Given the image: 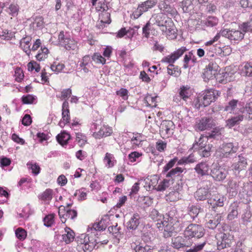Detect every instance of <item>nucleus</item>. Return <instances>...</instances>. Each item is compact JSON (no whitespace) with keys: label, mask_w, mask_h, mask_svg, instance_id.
I'll return each instance as SVG.
<instances>
[{"label":"nucleus","mask_w":252,"mask_h":252,"mask_svg":"<svg viewBox=\"0 0 252 252\" xmlns=\"http://www.w3.org/2000/svg\"><path fill=\"white\" fill-rule=\"evenodd\" d=\"M204 234V229L201 226L190 224L186 228L185 235H187L188 238L191 237L199 239L202 237Z\"/></svg>","instance_id":"nucleus-1"},{"label":"nucleus","mask_w":252,"mask_h":252,"mask_svg":"<svg viewBox=\"0 0 252 252\" xmlns=\"http://www.w3.org/2000/svg\"><path fill=\"white\" fill-rule=\"evenodd\" d=\"M227 175V171L217 164H213L211 169L210 175L216 181H222Z\"/></svg>","instance_id":"nucleus-2"},{"label":"nucleus","mask_w":252,"mask_h":252,"mask_svg":"<svg viewBox=\"0 0 252 252\" xmlns=\"http://www.w3.org/2000/svg\"><path fill=\"white\" fill-rule=\"evenodd\" d=\"M157 2V0H147L139 4L137 9L133 13L134 18H139L144 12L155 6Z\"/></svg>","instance_id":"nucleus-3"},{"label":"nucleus","mask_w":252,"mask_h":252,"mask_svg":"<svg viewBox=\"0 0 252 252\" xmlns=\"http://www.w3.org/2000/svg\"><path fill=\"white\" fill-rule=\"evenodd\" d=\"M193 241H190V238H188L187 235L183 237L178 236L172 238L171 246L173 248L179 249L184 247H189L193 245Z\"/></svg>","instance_id":"nucleus-4"},{"label":"nucleus","mask_w":252,"mask_h":252,"mask_svg":"<svg viewBox=\"0 0 252 252\" xmlns=\"http://www.w3.org/2000/svg\"><path fill=\"white\" fill-rule=\"evenodd\" d=\"M218 68L219 66L216 63H210L204 69L202 76L204 80L207 81L215 78L218 75Z\"/></svg>","instance_id":"nucleus-5"},{"label":"nucleus","mask_w":252,"mask_h":252,"mask_svg":"<svg viewBox=\"0 0 252 252\" xmlns=\"http://www.w3.org/2000/svg\"><path fill=\"white\" fill-rule=\"evenodd\" d=\"M163 224L164 236L165 238L170 237L174 232L177 233L180 230L179 228V221H161Z\"/></svg>","instance_id":"nucleus-6"},{"label":"nucleus","mask_w":252,"mask_h":252,"mask_svg":"<svg viewBox=\"0 0 252 252\" xmlns=\"http://www.w3.org/2000/svg\"><path fill=\"white\" fill-rule=\"evenodd\" d=\"M221 36L225 37L230 40L240 41L243 39L244 33L240 30H234L233 29H224L221 30Z\"/></svg>","instance_id":"nucleus-7"},{"label":"nucleus","mask_w":252,"mask_h":252,"mask_svg":"<svg viewBox=\"0 0 252 252\" xmlns=\"http://www.w3.org/2000/svg\"><path fill=\"white\" fill-rule=\"evenodd\" d=\"M217 239V247L218 250H222L227 247H229L231 244V238L230 235L226 233H220L216 236Z\"/></svg>","instance_id":"nucleus-8"},{"label":"nucleus","mask_w":252,"mask_h":252,"mask_svg":"<svg viewBox=\"0 0 252 252\" xmlns=\"http://www.w3.org/2000/svg\"><path fill=\"white\" fill-rule=\"evenodd\" d=\"M203 107H206L216 100L219 96V93L214 89L206 90L203 92Z\"/></svg>","instance_id":"nucleus-9"},{"label":"nucleus","mask_w":252,"mask_h":252,"mask_svg":"<svg viewBox=\"0 0 252 252\" xmlns=\"http://www.w3.org/2000/svg\"><path fill=\"white\" fill-rule=\"evenodd\" d=\"M174 125L172 121L165 120L162 122L160 126L159 133L162 138L168 137L173 132Z\"/></svg>","instance_id":"nucleus-10"},{"label":"nucleus","mask_w":252,"mask_h":252,"mask_svg":"<svg viewBox=\"0 0 252 252\" xmlns=\"http://www.w3.org/2000/svg\"><path fill=\"white\" fill-rule=\"evenodd\" d=\"M215 126V122L211 117L202 118L196 125V128L199 130L203 131L211 128Z\"/></svg>","instance_id":"nucleus-11"},{"label":"nucleus","mask_w":252,"mask_h":252,"mask_svg":"<svg viewBox=\"0 0 252 252\" xmlns=\"http://www.w3.org/2000/svg\"><path fill=\"white\" fill-rule=\"evenodd\" d=\"M235 161L236 162L233 163L232 165V170L235 172L238 171V173L240 171L244 170L248 165L247 159L242 154L236 158Z\"/></svg>","instance_id":"nucleus-12"},{"label":"nucleus","mask_w":252,"mask_h":252,"mask_svg":"<svg viewBox=\"0 0 252 252\" xmlns=\"http://www.w3.org/2000/svg\"><path fill=\"white\" fill-rule=\"evenodd\" d=\"M186 51V47L183 46L171 53L170 55L164 58L162 61L167 63H174L177 59L182 56Z\"/></svg>","instance_id":"nucleus-13"},{"label":"nucleus","mask_w":252,"mask_h":252,"mask_svg":"<svg viewBox=\"0 0 252 252\" xmlns=\"http://www.w3.org/2000/svg\"><path fill=\"white\" fill-rule=\"evenodd\" d=\"M154 22V24H156L158 26H163V24L171 23V19L166 18L162 13L154 14L150 19Z\"/></svg>","instance_id":"nucleus-14"},{"label":"nucleus","mask_w":252,"mask_h":252,"mask_svg":"<svg viewBox=\"0 0 252 252\" xmlns=\"http://www.w3.org/2000/svg\"><path fill=\"white\" fill-rule=\"evenodd\" d=\"M96 9L98 11L102 10L103 12V13L102 14V16H105L107 18V20H104L102 17V19L101 20V22L106 24H110L111 22L110 14L109 13L106 11L108 9V7L104 3L103 0H101L98 2V4L96 7Z\"/></svg>","instance_id":"nucleus-15"},{"label":"nucleus","mask_w":252,"mask_h":252,"mask_svg":"<svg viewBox=\"0 0 252 252\" xmlns=\"http://www.w3.org/2000/svg\"><path fill=\"white\" fill-rule=\"evenodd\" d=\"M158 6L159 9L165 14H170L173 16L177 13L176 10L165 1H160Z\"/></svg>","instance_id":"nucleus-16"},{"label":"nucleus","mask_w":252,"mask_h":252,"mask_svg":"<svg viewBox=\"0 0 252 252\" xmlns=\"http://www.w3.org/2000/svg\"><path fill=\"white\" fill-rule=\"evenodd\" d=\"M209 165L206 162H201L196 164L194 170L201 176L209 175Z\"/></svg>","instance_id":"nucleus-17"},{"label":"nucleus","mask_w":252,"mask_h":252,"mask_svg":"<svg viewBox=\"0 0 252 252\" xmlns=\"http://www.w3.org/2000/svg\"><path fill=\"white\" fill-rule=\"evenodd\" d=\"M211 196L210 191L205 188L198 189L194 193V196L197 200H204Z\"/></svg>","instance_id":"nucleus-18"},{"label":"nucleus","mask_w":252,"mask_h":252,"mask_svg":"<svg viewBox=\"0 0 252 252\" xmlns=\"http://www.w3.org/2000/svg\"><path fill=\"white\" fill-rule=\"evenodd\" d=\"M237 148L235 147L232 143H227L222 144L221 148V153L223 156L228 157L233 153L236 152Z\"/></svg>","instance_id":"nucleus-19"},{"label":"nucleus","mask_w":252,"mask_h":252,"mask_svg":"<svg viewBox=\"0 0 252 252\" xmlns=\"http://www.w3.org/2000/svg\"><path fill=\"white\" fill-rule=\"evenodd\" d=\"M245 118V115L239 114L233 116L226 121V126L230 128L240 124Z\"/></svg>","instance_id":"nucleus-20"},{"label":"nucleus","mask_w":252,"mask_h":252,"mask_svg":"<svg viewBox=\"0 0 252 252\" xmlns=\"http://www.w3.org/2000/svg\"><path fill=\"white\" fill-rule=\"evenodd\" d=\"M225 200V198L223 196L218 194L214 195L208 200V202L212 206V208H215L216 207L223 206Z\"/></svg>","instance_id":"nucleus-21"},{"label":"nucleus","mask_w":252,"mask_h":252,"mask_svg":"<svg viewBox=\"0 0 252 252\" xmlns=\"http://www.w3.org/2000/svg\"><path fill=\"white\" fill-rule=\"evenodd\" d=\"M131 248L135 252H151V247L147 244L132 243L131 244Z\"/></svg>","instance_id":"nucleus-22"},{"label":"nucleus","mask_w":252,"mask_h":252,"mask_svg":"<svg viewBox=\"0 0 252 252\" xmlns=\"http://www.w3.org/2000/svg\"><path fill=\"white\" fill-rule=\"evenodd\" d=\"M112 133V129L110 127L103 126H101L99 130L94 134L95 138H100L103 136L106 137L109 136Z\"/></svg>","instance_id":"nucleus-23"},{"label":"nucleus","mask_w":252,"mask_h":252,"mask_svg":"<svg viewBox=\"0 0 252 252\" xmlns=\"http://www.w3.org/2000/svg\"><path fill=\"white\" fill-rule=\"evenodd\" d=\"M65 231L66 232V234L62 235L63 240L65 242L66 244H69L74 239V232L71 230L70 228L67 227L65 228Z\"/></svg>","instance_id":"nucleus-24"},{"label":"nucleus","mask_w":252,"mask_h":252,"mask_svg":"<svg viewBox=\"0 0 252 252\" xmlns=\"http://www.w3.org/2000/svg\"><path fill=\"white\" fill-rule=\"evenodd\" d=\"M99 242V241H98L97 239L89 237V241H87L85 246H83V249L85 252L87 251L91 252L95 248L96 244Z\"/></svg>","instance_id":"nucleus-25"},{"label":"nucleus","mask_w":252,"mask_h":252,"mask_svg":"<svg viewBox=\"0 0 252 252\" xmlns=\"http://www.w3.org/2000/svg\"><path fill=\"white\" fill-rule=\"evenodd\" d=\"M238 103V100L232 99L229 101L227 105L224 107V110L230 113H234L237 110Z\"/></svg>","instance_id":"nucleus-26"},{"label":"nucleus","mask_w":252,"mask_h":252,"mask_svg":"<svg viewBox=\"0 0 252 252\" xmlns=\"http://www.w3.org/2000/svg\"><path fill=\"white\" fill-rule=\"evenodd\" d=\"M107 227V225L105 221H96L93 223L91 226H89V228L91 230L100 231L104 230Z\"/></svg>","instance_id":"nucleus-27"},{"label":"nucleus","mask_w":252,"mask_h":252,"mask_svg":"<svg viewBox=\"0 0 252 252\" xmlns=\"http://www.w3.org/2000/svg\"><path fill=\"white\" fill-rule=\"evenodd\" d=\"M239 205L237 203L234 202L230 206V212L227 216V218L229 220L235 219L238 214Z\"/></svg>","instance_id":"nucleus-28"},{"label":"nucleus","mask_w":252,"mask_h":252,"mask_svg":"<svg viewBox=\"0 0 252 252\" xmlns=\"http://www.w3.org/2000/svg\"><path fill=\"white\" fill-rule=\"evenodd\" d=\"M31 40V38L30 37H29L22 38L20 41L21 47L28 55L31 53V49L30 45V42Z\"/></svg>","instance_id":"nucleus-29"},{"label":"nucleus","mask_w":252,"mask_h":252,"mask_svg":"<svg viewBox=\"0 0 252 252\" xmlns=\"http://www.w3.org/2000/svg\"><path fill=\"white\" fill-rule=\"evenodd\" d=\"M241 112L246 115L245 118L252 120V101L247 102Z\"/></svg>","instance_id":"nucleus-30"},{"label":"nucleus","mask_w":252,"mask_h":252,"mask_svg":"<svg viewBox=\"0 0 252 252\" xmlns=\"http://www.w3.org/2000/svg\"><path fill=\"white\" fill-rule=\"evenodd\" d=\"M223 129L222 128L215 127L211 132H209L206 135L205 138L208 139H219L220 138L221 134V130Z\"/></svg>","instance_id":"nucleus-31"},{"label":"nucleus","mask_w":252,"mask_h":252,"mask_svg":"<svg viewBox=\"0 0 252 252\" xmlns=\"http://www.w3.org/2000/svg\"><path fill=\"white\" fill-rule=\"evenodd\" d=\"M70 138V135L64 131L61 132L56 136L58 142L62 145L66 144Z\"/></svg>","instance_id":"nucleus-32"},{"label":"nucleus","mask_w":252,"mask_h":252,"mask_svg":"<svg viewBox=\"0 0 252 252\" xmlns=\"http://www.w3.org/2000/svg\"><path fill=\"white\" fill-rule=\"evenodd\" d=\"M183 170L182 168L177 167L171 170L168 172L166 175L167 178L171 177L173 180V178L179 176L181 173H182Z\"/></svg>","instance_id":"nucleus-33"},{"label":"nucleus","mask_w":252,"mask_h":252,"mask_svg":"<svg viewBox=\"0 0 252 252\" xmlns=\"http://www.w3.org/2000/svg\"><path fill=\"white\" fill-rule=\"evenodd\" d=\"M170 183H173V179H164L158 185L157 190L158 191H163L167 188L170 185Z\"/></svg>","instance_id":"nucleus-34"},{"label":"nucleus","mask_w":252,"mask_h":252,"mask_svg":"<svg viewBox=\"0 0 252 252\" xmlns=\"http://www.w3.org/2000/svg\"><path fill=\"white\" fill-rule=\"evenodd\" d=\"M75 241L77 244H83V246H85L87 241H89V235L85 233L81 234L75 238Z\"/></svg>","instance_id":"nucleus-35"},{"label":"nucleus","mask_w":252,"mask_h":252,"mask_svg":"<svg viewBox=\"0 0 252 252\" xmlns=\"http://www.w3.org/2000/svg\"><path fill=\"white\" fill-rule=\"evenodd\" d=\"M242 73L247 76H252V62L247 63L242 68Z\"/></svg>","instance_id":"nucleus-36"},{"label":"nucleus","mask_w":252,"mask_h":252,"mask_svg":"<svg viewBox=\"0 0 252 252\" xmlns=\"http://www.w3.org/2000/svg\"><path fill=\"white\" fill-rule=\"evenodd\" d=\"M63 43L64 48L68 50H74L76 47L74 41L69 38H65Z\"/></svg>","instance_id":"nucleus-37"},{"label":"nucleus","mask_w":252,"mask_h":252,"mask_svg":"<svg viewBox=\"0 0 252 252\" xmlns=\"http://www.w3.org/2000/svg\"><path fill=\"white\" fill-rule=\"evenodd\" d=\"M228 186L230 191L236 193L239 189V184L236 180H231L228 183Z\"/></svg>","instance_id":"nucleus-38"},{"label":"nucleus","mask_w":252,"mask_h":252,"mask_svg":"<svg viewBox=\"0 0 252 252\" xmlns=\"http://www.w3.org/2000/svg\"><path fill=\"white\" fill-rule=\"evenodd\" d=\"M9 11V14L12 16L15 17L18 15L19 10V7L18 4L11 3L8 7Z\"/></svg>","instance_id":"nucleus-39"},{"label":"nucleus","mask_w":252,"mask_h":252,"mask_svg":"<svg viewBox=\"0 0 252 252\" xmlns=\"http://www.w3.org/2000/svg\"><path fill=\"white\" fill-rule=\"evenodd\" d=\"M15 235L20 240H24L26 238L27 232L23 228L19 227L15 230Z\"/></svg>","instance_id":"nucleus-40"},{"label":"nucleus","mask_w":252,"mask_h":252,"mask_svg":"<svg viewBox=\"0 0 252 252\" xmlns=\"http://www.w3.org/2000/svg\"><path fill=\"white\" fill-rule=\"evenodd\" d=\"M203 23L207 27H212L218 23V19L215 17H209L203 21Z\"/></svg>","instance_id":"nucleus-41"},{"label":"nucleus","mask_w":252,"mask_h":252,"mask_svg":"<svg viewBox=\"0 0 252 252\" xmlns=\"http://www.w3.org/2000/svg\"><path fill=\"white\" fill-rule=\"evenodd\" d=\"M194 0H184L182 2L181 6L184 12H188L192 8V1Z\"/></svg>","instance_id":"nucleus-42"},{"label":"nucleus","mask_w":252,"mask_h":252,"mask_svg":"<svg viewBox=\"0 0 252 252\" xmlns=\"http://www.w3.org/2000/svg\"><path fill=\"white\" fill-rule=\"evenodd\" d=\"M126 33H129L132 35L134 33V29H131L126 31L125 28H123L118 32L116 36L117 37L121 38L125 35L126 34Z\"/></svg>","instance_id":"nucleus-43"},{"label":"nucleus","mask_w":252,"mask_h":252,"mask_svg":"<svg viewBox=\"0 0 252 252\" xmlns=\"http://www.w3.org/2000/svg\"><path fill=\"white\" fill-rule=\"evenodd\" d=\"M252 21H251V22L242 23L239 26L240 31L244 33L251 31L252 30Z\"/></svg>","instance_id":"nucleus-44"},{"label":"nucleus","mask_w":252,"mask_h":252,"mask_svg":"<svg viewBox=\"0 0 252 252\" xmlns=\"http://www.w3.org/2000/svg\"><path fill=\"white\" fill-rule=\"evenodd\" d=\"M53 190L51 189H47L41 195V199L43 200L50 201L52 198Z\"/></svg>","instance_id":"nucleus-45"},{"label":"nucleus","mask_w":252,"mask_h":252,"mask_svg":"<svg viewBox=\"0 0 252 252\" xmlns=\"http://www.w3.org/2000/svg\"><path fill=\"white\" fill-rule=\"evenodd\" d=\"M71 94H72V91H71V89L68 88V89H63L61 92V95L60 96V95H57V97L58 98H60L61 99H67L71 96Z\"/></svg>","instance_id":"nucleus-46"},{"label":"nucleus","mask_w":252,"mask_h":252,"mask_svg":"<svg viewBox=\"0 0 252 252\" xmlns=\"http://www.w3.org/2000/svg\"><path fill=\"white\" fill-rule=\"evenodd\" d=\"M27 165L29 166V168L32 170V173L35 175H37L39 173L40 168L37 164H32L28 162Z\"/></svg>","instance_id":"nucleus-47"},{"label":"nucleus","mask_w":252,"mask_h":252,"mask_svg":"<svg viewBox=\"0 0 252 252\" xmlns=\"http://www.w3.org/2000/svg\"><path fill=\"white\" fill-rule=\"evenodd\" d=\"M196 161L195 158L192 155L188 157H184L178 161V164L193 163Z\"/></svg>","instance_id":"nucleus-48"},{"label":"nucleus","mask_w":252,"mask_h":252,"mask_svg":"<svg viewBox=\"0 0 252 252\" xmlns=\"http://www.w3.org/2000/svg\"><path fill=\"white\" fill-rule=\"evenodd\" d=\"M93 60L97 63H105L106 60L100 54L95 53L92 57Z\"/></svg>","instance_id":"nucleus-49"},{"label":"nucleus","mask_w":252,"mask_h":252,"mask_svg":"<svg viewBox=\"0 0 252 252\" xmlns=\"http://www.w3.org/2000/svg\"><path fill=\"white\" fill-rule=\"evenodd\" d=\"M65 66L63 63H58L56 64L55 62H54L51 65V69L52 71L56 72L57 73H58L62 71V70L64 68Z\"/></svg>","instance_id":"nucleus-50"},{"label":"nucleus","mask_w":252,"mask_h":252,"mask_svg":"<svg viewBox=\"0 0 252 252\" xmlns=\"http://www.w3.org/2000/svg\"><path fill=\"white\" fill-rule=\"evenodd\" d=\"M228 76V74L226 72H222L221 74H219L216 75L217 80L220 83H223L227 81V78Z\"/></svg>","instance_id":"nucleus-51"},{"label":"nucleus","mask_w":252,"mask_h":252,"mask_svg":"<svg viewBox=\"0 0 252 252\" xmlns=\"http://www.w3.org/2000/svg\"><path fill=\"white\" fill-rule=\"evenodd\" d=\"M34 99V97L31 94L24 95L22 97V100L24 104H31Z\"/></svg>","instance_id":"nucleus-52"},{"label":"nucleus","mask_w":252,"mask_h":252,"mask_svg":"<svg viewBox=\"0 0 252 252\" xmlns=\"http://www.w3.org/2000/svg\"><path fill=\"white\" fill-rule=\"evenodd\" d=\"M199 213V209L195 207L192 206L189 208V215L191 217V219L194 220L195 217L197 216Z\"/></svg>","instance_id":"nucleus-53"},{"label":"nucleus","mask_w":252,"mask_h":252,"mask_svg":"<svg viewBox=\"0 0 252 252\" xmlns=\"http://www.w3.org/2000/svg\"><path fill=\"white\" fill-rule=\"evenodd\" d=\"M123 223L127 229L135 230L139 224V221H126V223L124 222Z\"/></svg>","instance_id":"nucleus-54"},{"label":"nucleus","mask_w":252,"mask_h":252,"mask_svg":"<svg viewBox=\"0 0 252 252\" xmlns=\"http://www.w3.org/2000/svg\"><path fill=\"white\" fill-rule=\"evenodd\" d=\"M116 94L121 96L125 100L128 98V91L126 89L121 88L120 90L116 92Z\"/></svg>","instance_id":"nucleus-55"},{"label":"nucleus","mask_w":252,"mask_h":252,"mask_svg":"<svg viewBox=\"0 0 252 252\" xmlns=\"http://www.w3.org/2000/svg\"><path fill=\"white\" fill-rule=\"evenodd\" d=\"M177 158H175L170 160L167 164L163 168V172H166L170 168H171L175 165V163L177 161Z\"/></svg>","instance_id":"nucleus-56"},{"label":"nucleus","mask_w":252,"mask_h":252,"mask_svg":"<svg viewBox=\"0 0 252 252\" xmlns=\"http://www.w3.org/2000/svg\"><path fill=\"white\" fill-rule=\"evenodd\" d=\"M191 56H193L192 52H189L188 55H186L184 59V64L183 67L184 68H187L189 67L188 63L190 60L191 59Z\"/></svg>","instance_id":"nucleus-57"},{"label":"nucleus","mask_w":252,"mask_h":252,"mask_svg":"<svg viewBox=\"0 0 252 252\" xmlns=\"http://www.w3.org/2000/svg\"><path fill=\"white\" fill-rule=\"evenodd\" d=\"M77 212L75 210H68L66 212V214L65 215L66 216V218L65 219V220H66V219L73 220L77 216Z\"/></svg>","instance_id":"nucleus-58"},{"label":"nucleus","mask_w":252,"mask_h":252,"mask_svg":"<svg viewBox=\"0 0 252 252\" xmlns=\"http://www.w3.org/2000/svg\"><path fill=\"white\" fill-rule=\"evenodd\" d=\"M180 96H181V98H182L184 100H186V99L189 97V93L187 92V89L185 87H183L181 88V90L179 93Z\"/></svg>","instance_id":"nucleus-59"},{"label":"nucleus","mask_w":252,"mask_h":252,"mask_svg":"<svg viewBox=\"0 0 252 252\" xmlns=\"http://www.w3.org/2000/svg\"><path fill=\"white\" fill-rule=\"evenodd\" d=\"M221 223L220 221H207L206 223V227L209 229H214L215 228L220 226Z\"/></svg>","instance_id":"nucleus-60"},{"label":"nucleus","mask_w":252,"mask_h":252,"mask_svg":"<svg viewBox=\"0 0 252 252\" xmlns=\"http://www.w3.org/2000/svg\"><path fill=\"white\" fill-rule=\"evenodd\" d=\"M108 229L110 233L116 234V237L118 236V233H121L120 228V227H118L117 223H116L115 225L109 226Z\"/></svg>","instance_id":"nucleus-61"},{"label":"nucleus","mask_w":252,"mask_h":252,"mask_svg":"<svg viewBox=\"0 0 252 252\" xmlns=\"http://www.w3.org/2000/svg\"><path fill=\"white\" fill-rule=\"evenodd\" d=\"M32 122V118L29 114H26L22 120V123L23 125L28 126L31 124Z\"/></svg>","instance_id":"nucleus-62"},{"label":"nucleus","mask_w":252,"mask_h":252,"mask_svg":"<svg viewBox=\"0 0 252 252\" xmlns=\"http://www.w3.org/2000/svg\"><path fill=\"white\" fill-rule=\"evenodd\" d=\"M202 151V155L203 157H208L210 156L211 147L209 145L203 147Z\"/></svg>","instance_id":"nucleus-63"},{"label":"nucleus","mask_w":252,"mask_h":252,"mask_svg":"<svg viewBox=\"0 0 252 252\" xmlns=\"http://www.w3.org/2000/svg\"><path fill=\"white\" fill-rule=\"evenodd\" d=\"M13 34L11 32L9 33L8 31L7 30H5L2 32V34L0 35V36L1 37L2 39L9 40L11 39L12 37Z\"/></svg>","instance_id":"nucleus-64"}]
</instances>
